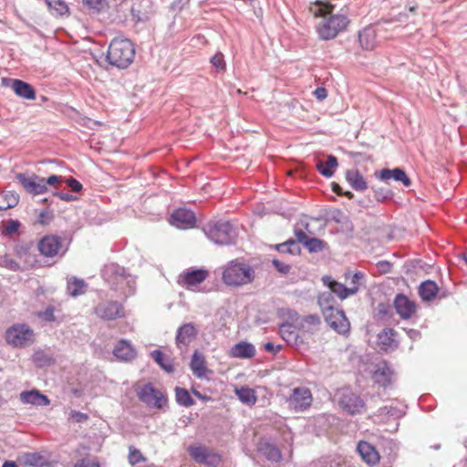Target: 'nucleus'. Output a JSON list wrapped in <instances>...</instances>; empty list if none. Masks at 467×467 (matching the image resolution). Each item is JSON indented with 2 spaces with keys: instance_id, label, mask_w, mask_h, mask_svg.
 <instances>
[{
  "instance_id": "nucleus-1",
  "label": "nucleus",
  "mask_w": 467,
  "mask_h": 467,
  "mask_svg": "<svg viewBox=\"0 0 467 467\" xmlns=\"http://www.w3.org/2000/svg\"><path fill=\"white\" fill-rule=\"evenodd\" d=\"M310 12L316 17H320L316 28L323 40L334 39L347 29L350 22L346 12L334 14V6L328 3L317 2L310 7Z\"/></svg>"
},
{
  "instance_id": "nucleus-2",
  "label": "nucleus",
  "mask_w": 467,
  "mask_h": 467,
  "mask_svg": "<svg viewBox=\"0 0 467 467\" xmlns=\"http://www.w3.org/2000/svg\"><path fill=\"white\" fill-rule=\"evenodd\" d=\"M254 277V268L239 259L232 260L223 267L222 280L227 286H243L251 284Z\"/></svg>"
},
{
  "instance_id": "nucleus-3",
  "label": "nucleus",
  "mask_w": 467,
  "mask_h": 467,
  "mask_svg": "<svg viewBox=\"0 0 467 467\" xmlns=\"http://www.w3.org/2000/svg\"><path fill=\"white\" fill-rule=\"evenodd\" d=\"M333 297L330 294H324L318 298V305L321 307L325 321L338 334L346 335L350 330V323L345 313L329 305Z\"/></svg>"
},
{
  "instance_id": "nucleus-4",
  "label": "nucleus",
  "mask_w": 467,
  "mask_h": 467,
  "mask_svg": "<svg viewBox=\"0 0 467 467\" xmlns=\"http://www.w3.org/2000/svg\"><path fill=\"white\" fill-rule=\"evenodd\" d=\"M134 55V47L130 40L115 38L109 45L107 59L110 65L125 68L133 61Z\"/></svg>"
},
{
  "instance_id": "nucleus-5",
  "label": "nucleus",
  "mask_w": 467,
  "mask_h": 467,
  "mask_svg": "<svg viewBox=\"0 0 467 467\" xmlns=\"http://www.w3.org/2000/svg\"><path fill=\"white\" fill-rule=\"evenodd\" d=\"M5 339L15 348H25L35 341V333L26 324H15L6 329Z\"/></svg>"
},
{
  "instance_id": "nucleus-6",
  "label": "nucleus",
  "mask_w": 467,
  "mask_h": 467,
  "mask_svg": "<svg viewBox=\"0 0 467 467\" xmlns=\"http://www.w3.org/2000/svg\"><path fill=\"white\" fill-rule=\"evenodd\" d=\"M210 273L204 268H188L177 277V284L190 291H199L200 285L209 277Z\"/></svg>"
},
{
  "instance_id": "nucleus-7",
  "label": "nucleus",
  "mask_w": 467,
  "mask_h": 467,
  "mask_svg": "<svg viewBox=\"0 0 467 467\" xmlns=\"http://www.w3.org/2000/svg\"><path fill=\"white\" fill-rule=\"evenodd\" d=\"M16 179L23 186L25 191L33 195L45 193L47 191L45 178L36 174L27 175L26 173H17Z\"/></svg>"
},
{
  "instance_id": "nucleus-8",
  "label": "nucleus",
  "mask_w": 467,
  "mask_h": 467,
  "mask_svg": "<svg viewBox=\"0 0 467 467\" xmlns=\"http://www.w3.org/2000/svg\"><path fill=\"white\" fill-rule=\"evenodd\" d=\"M138 397L147 405L158 409L163 408L167 403V399L164 394L160 389H155L150 383L140 388L138 391Z\"/></svg>"
},
{
  "instance_id": "nucleus-9",
  "label": "nucleus",
  "mask_w": 467,
  "mask_h": 467,
  "mask_svg": "<svg viewBox=\"0 0 467 467\" xmlns=\"http://www.w3.org/2000/svg\"><path fill=\"white\" fill-rule=\"evenodd\" d=\"M97 316L104 320H115L125 316L123 306L117 301H107L95 307Z\"/></svg>"
},
{
  "instance_id": "nucleus-10",
  "label": "nucleus",
  "mask_w": 467,
  "mask_h": 467,
  "mask_svg": "<svg viewBox=\"0 0 467 467\" xmlns=\"http://www.w3.org/2000/svg\"><path fill=\"white\" fill-rule=\"evenodd\" d=\"M190 456L199 463L216 466L221 462L219 454L208 450L203 446H190L188 448Z\"/></svg>"
},
{
  "instance_id": "nucleus-11",
  "label": "nucleus",
  "mask_w": 467,
  "mask_h": 467,
  "mask_svg": "<svg viewBox=\"0 0 467 467\" xmlns=\"http://www.w3.org/2000/svg\"><path fill=\"white\" fill-rule=\"evenodd\" d=\"M39 253L45 257H55L62 249V240L59 236L48 234L37 244Z\"/></svg>"
},
{
  "instance_id": "nucleus-12",
  "label": "nucleus",
  "mask_w": 467,
  "mask_h": 467,
  "mask_svg": "<svg viewBox=\"0 0 467 467\" xmlns=\"http://www.w3.org/2000/svg\"><path fill=\"white\" fill-rule=\"evenodd\" d=\"M290 407L296 411H302L310 407L312 403L311 391L306 388H295L288 400Z\"/></svg>"
},
{
  "instance_id": "nucleus-13",
  "label": "nucleus",
  "mask_w": 467,
  "mask_h": 467,
  "mask_svg": "<svg viewBox=\"0 0 467 467\" xmlns=\"http://www.w3.org/2000/svg\"><path fill=\"white\" fill-rule=\"evenodd\" d=\"M321 320L317 314L307 315L298 318L297 329L302 337L316 334L320 327Z\"/></svg>"
},
{
  "instance_id": "nucleus-14",
  "label": "nucleus",
  "mask_w": 467,
  "mask_h": 467,
  "mask_svg": "<svg viewBox=\"0 0 467 467\" xmlns=\"http://www.w3.org/2000/svg\"><path fill=\"white\" fill-rule=\"evenodd\" d=\"M340 407L349 414L359 413L364 408V401L353 392H344L339 400Z\"/></svg>"
},
{
  "instance_id": "nucleus-15",
  "label": "nucleus",
  "mask_w": 467,
  "mask_h": 467,
  "mask_svg": "<svg viewBox=\"0 0 467 467\" xmlns=\"http://www.w3.org/2000/svg\"><path fill=\"white\" fill-rule=\"evenodd\" d=\"M194 213L187 209H177L171 216V223L178 228H191L195 224Z\"/></svg>"
},
{
  "instance_id": "nucleus-16",
  "label": "nucleus",
  "mask_w": 467,
  "mask_h": 467,
  "mask_svg": "<svg viewBox=\"0 0 467 467\" xmlns=\"http://www.w3.org/2000/svg\"><path fill=\"white\" fill-rule=\"evenodd\" d=\"M394 306L402 319H409L416 313V304L404 295H398L394 300Z\"/></svg>"
},
{
  "instance_id": "nucleus-17",
  "label": "nucleus",
  "mask_w": 467,
  "mask_h": 467,
  "mask_svg": "<svg viewBox=\"0 0 467 467\" xmlns=\"http://www.w3.org/2000/svg\"><path fill=\"white\" fill-rule=\"evenodd\" d=\"M357 450L362 460L369 466H374L379 462L380 455L370 443L361 441L358 442Z\"/></svg>"
},
{
  "instance_id": "nucleus-18",
  "label": "nucleus",
  "mask_w": 467,
  "mask_h": 467,
  "mask_svg": "<svg viewBox=\"0 0 467 467\" xmlns=\"http://www.w3.org/2000/svg\"><path fill=\"white\" fill-rule=\"evenodd\" d=\"M229 355L236 358H251L255 355V348L251 343L241 341L231 348Z\"/></svg>"
},
{
  "instance_id": "nucleus-19",
  "label": "nucleus",
  "mask_w": 467,
  "mask_h": 467,
  "mask_svg": "<svg viewBox=\"0 0 467 467\" xmlns=\"http://www.w3.org/2000/svg\"><path fill=\"white\" fill-rule=\"evenodd\" d=\"M20 400L24 403L35 406H47L50 404V400L37 389L23 391L20 394Z\"/></svg>"
},
{
  "instance_id": "nucleus-20",
  "label": "nucleus",
  "mask_w": 467,
  "mask_h": 467,
  "mask_svg": "<svg viewBox=\"0 0 467 467\" xmlns=\"http://www.w3.org/2000/svg\"><path fill=\"white\" fill-rule=\"evenodd\" d=\"M190 368L193 375L199 379L206 378L207 373L210 372L206 367L204 356L197 351L192 357Z\"/></svg>"
},
{
  "instance_id": "nucleus-21",
  "label": "nucleus",
  "mask_w": 467,
  "mask_h": 467,
  "mask_svg": "<svg viewBox=\"0 0 467 467\" xmlns=\"http://www.w3.org/2000/svg\"><path fill=\"white\" fill-rule=\"evenodd\" d=\"M113 353L117 358L125 361L133 359L137 355V352L132 345L124 339H121L118 342Z\"/></svg>"
},
{
  "instance_id": "nucleus-22",
  "label": "nucleus",
  "mask_w": 467,
  "mask_h": 467,
  "mask_svg": "<svg viewBox=\"0 0 467 467\" xmlns=\"http://www.w3.org/2000/svg\"><path fill=\"white\" fill-rule=\"evenodd\" d=\"M358 38L362 48L366 50H372L377 47V32L372 26L365 27L360 31Z\"/></svg>"
},
{
  "instance_id": "nucleus-23",
  "label": "nucleus",
  "mask_w": 467,
  "mask_h": 467,
  "mask_svg": "<svg viewBox=\"0 0 467 467\" xmlns=\"http://www.w3.org/2000/svg\"><path fill=\"white\" fill-rule=\"evenodd\" d=\"M327 285L331 292L336 294L341 300L355 295L358 291L357 285L347 287L345 285L334 280H329Z\"/></svg>"
},
{
  "instance_id": "nucleus-24",
  "label": "nucleus",
  "mask_w": 467,
  "mask_h": 467,
  "mask_svg": "<svg viewBox=\"0 0 467 467\" xmlns=\"http://www.w3.org/2000/svg\"><path fill=\"white\" fill-rule=\"evenodd\" d=\"M196 328L191 324H184L182 326L177 332L176 340L178 344L189 345L196 336Z\"/></svg>"
},
{
  "instance_id": "nucleus-25",
  "label": "nucleus",
  "mask_w": 467,
  "mask_h": 467,
  "mask_svg": "<svg viewBox=\"0 0 467 467\" xmlns=\"http://www.w3.org/2000/svg\"><path fill=\"white\" fill-rule=\"evenodd\" d=\"M232 226L229 223H223L216 226L213 232V239L220 244H229L231 242Z\"/></svg>"
},
{
  "instance_id": "nucleus-26",
  "label": "nucleus",
  "mask_w": 467,
  "mask_h": 467,
  "mask_svg": "<svg viewBox=\"0 0 467 467\" xmlns=\"http://www.w3.org/2000/svg\"><path fill=\"white\" fill-rule=\"evenodd\" d=\"M49 13L55 17L69 15V7L64 0H45Z\"/></svg>"
},
{
  "instance_id": "nucleus-27",
  "label": "nucleus",
  "mask_w": 467,
  "mask_h": 467,
  "mask_svg": "<svg viewBox=\"0 0 467 467\" xmlns=\"http://www.w3.org/2000/svg\"><path fill=\"white\" fill-rule=\"evenodd\" d=\"M346 179L352 188L357 191H364L368 188L363 175L356 169L348 170L346 171Z\"/></svg>"
},
{
  "instance_id": "nucleus-28",
  "label": "nucleus",
  "mask_w": 467,
  "mask_h": 467,
  "mask_svg": "<svg viewBox=\"0 0 467 467\" xmlns=\"http://www.w3.org/2000/svg\"><path fill=\"white\" fill-rule=\"evenodd\" d=\"M380 178L382 180L394 179L395 181L401 182L405 186L410 185V180L405 173V171L400 168L393 170L384 169L380 171Z\"/></svg>"
},
{
  "instance_id": "nucleus-29",
  "label": "nucleus",
  "mask_w": 467,
  "mask_h": 467,
  "mask_svg": "<svg viewBox=\"0 0 467 467\" xmlns=\"http://www.w3.org/2000/svg\"><path fill=\"white\" fill-rule=\"evenodd\" d=\"M337 166V160L335 156L329 155L326 161L318 160L317 161V170L325 177L329 178L334 174Z\"/></svg>"
},
{
  "instance_id": "nucleus-30",
  "label": "nucleus",
  "mask_w": 467,
  "mask_h": 467,
  "mask_svg": "<svg viewBox=\"0 0 467 467\" xmlns=\"http://www.w3.org/2000/svg\"><path fill=\"white\" fill-rule=\"evenodd\" d=\"M439 292V287L434 281L427 280L419 287V294L422 300L431 301L434 299Z\"/></svg>"
},
{
  "instance_id": "nucleus-31",
  "label": "nucleus",
  "mask_w": 467,
  "mask_h": 467,
  "mask_svg": "<svg viewBox=\"0 0 467 467\" xmlns=\"http://www.w3.org/2000/svg\"><path fill=\"white\" fill-rule=\"evenodd\" d=\"M234 393L238 399L245 405L254 406L257 401L255 391L248 387H240L234 389Z\"/></svg>"
},
{
  "instance_id": "nucleus-32",
  "label": "nucleus",
  "mask_w": 467,
  "mask_h": 467,
  "mask_svg": "<svg viewBox=\"0 0 467 467\" xmlns=\"http://www.w3.org/2000/svg\"><path fill=\"white\" fill-rule=\"evenodd\" d=\"M87 284L83 279L71 277L67 280V290L71 296H78L85 294Z\"/></svg>"
},
{
  "instance_id": "nucleus-33",
  "label": "nucleus",
  "mask_w": 467,
  "mask_h": 467,
  "mask_svg": "<svg viewBox=\"0 0 467 467\" xmlns=\"http://www.w3.org/2000/svg\"><path fill=\"white\" fill-rule=\"evenodd\" d=\"M19 202V195L14 192H0V211L14 208Z\"/></svg>"
},
{
  "instance_id": "nucleus-34",
  "label": "nucleus",
  "mask_w": 467,
  "mask_h": 467,
  "mask_svg": "<svg viewBox=\"0 0 467 467\" xmlns=\"http://www.w3.org/2000/svg\"><path fill=\"white\" fill-rule=\"evenodd\" d=\"M397 332L393 328H387L382 330L378 335L379 344L382 346L384 349L396 346L395 337Z\"/></svg>"
},
{
  "instance_id": "nucleus-35",
  "label": "nucleus",
  "mask_w": 467,
  "mask_h": 467,
  "mask_svg": "<svg viewBox=\"0 0 467 467\" xmlns=\"http://www.w3.org/2000/svg\"><path fill=\"white\" fill-rule=\"evenodd\" d=\"M175 397L177 402L184 407H191L194 404V400L191 397L189 391L182 388H175Z\"/></svg>"
},
{
  "instance_id": "nucleus-36",
  "label": "nucleus",
  "mask_w": 467,
  "mask_h": 467,
  "mask_svg": "<svg viewBox=\"0 0 467 467\" xmlns=\"http://www.w3.org/2000/svg\"><path fill=\"white\" fill-rule=\"evenodd\" d=\"M261 452L269 460L272 462H279L281 460V453L279 450L269 443H265L260 447Z\"/></svg>"
},
{
  "instance_id": "nucleus-37",
  "label": "nucleus",
  "mask_w": 467,
  "mask_h": 467,
  "mask_svg": "<svg viewBox=\"0 0 467 467\" xmlns=\"http://www.w3.org/2000/svg\"><path fill=\"white\" fill-rule=\"evenodd\" d=\"M45 462L43 455L38 452L27 453L24 458L25 464L32 467H40Z\"/></svg>"
},
{
  "instance_id": "nucleus-38",
  "label": "nucleus",
  "mask_w": 467,
  "mask_h": 467,
  "mask_svg": "<svg viewBox=\"0 0 467 467\" xmlns=\"http://www.w3.org/2000/svg\"><path fill=\"white\" fill-rule=\"evenodd\" d=\"M304 246L310 253H317L324 250L327 246V244L324 241L317 238H308Z\"/></svg>"
},
{
  "instance_id": "nucleus-39",
  "label": "nucleus",
  "mask_w": 467,
  "mask_h": 467,
  "mask_svg": "<svg viewBox=\"0 0 467 467\" xmlns=\"http://www.w3.org/2000/svg\"><path fill=\"white\" fill-rule=\"evenodd\" d=\"M2 86L4 88H32L28 83L24 82L19 79H13L7 78H2L1 79Z\"/></svg>"
},
{
  "instance_id": "nucleus-40",
  "label": "nucleus",
  "mask_w": 467,
  "mask_h": 467,
  "mask_svg": "<svg viewBox=\"0 0 467 467\" xmlns=\"http://www.w3.org/2000/svg\"><path fill=\"white\" fill-rule=\"evenodd\" d=\"M151 357L165 371L169 373L173 371V366L164 362V355L161 350H154Z\"/></svg>"
},
{
  "instance_id": "nucleus-41",
  "label": "nucleus",
  "mask_w": 467,
  "mask_h": 467,
  "mask_svg": "<svg viewBox=\"0 0 467 467\" xmlns=\"http://www.w3.org/2000/svg\"><path fill=\"white\" fill-rule=\"evenodd\" d=\"M281 337L285 341H292L295 338L293 326L289 323H283L279 327Z\"/></svg>"
},
{
  "instance_id": "nucleus-42",
  "label": "nucleus",
  "mask_w": 467,
  "mask_h": 467,
  "mask_svg": "<svg viewBox=\"0 0 467 467\" xmlns=\"http://www.w3.org/2000/svg\"><path fill=\"white\" fill-rule=\"evenodd\" d=\"M211 64L217 71H224L226 67V64L224 61V57L223 53L217 52L213 57L211 58Z\"/></svg>"
},
{
  "instance_id": "nucleus-43",
  "label": "nucleus",
  "mask_w": 467,
  "mask_h": 467,
  "mask_svg": "<svg viewBox=\"0 0 467 467\" xmlns=\"http://www.w3.org/2000/svg\"><path fill=\"white\" fill-rule=\"evenodd\" d=\"M145 460V457L139 450L133 447H130L129 462L131 465H135L139 462H144Z\"/></svg>"
},
{
  "instance_id": "nucleus-44",
  "label": "nucleus",
  "mask_w": 467,
  "mask_h": 467,
  "mask_svg": "<svg viewBox=\"0 0 467 467\" xmlns=\"http://www.w3.org/2000/svg\"><path fill=\"white\" fill-rule=\"evenodd\" d=\"M390 375L391 371L389 368L384 366L383 368H380L374 372L373 378L378 383H381V380L379 379L380 377H382L385 381L389 382Z\"/></svg>"
},
{
  "instance_id": "nucleus-45",
  "label": "nucleus",
  "mask_w": 467,
  "mask_h": 467,
  "mask_svg": "<svg viewBox=\"0 0 467 467\" xmlns=\"http://www.w3.org/2000/svg\"><path fill=\"white\" fill-rule=\"evenodd\" d=\"M55 308L52 306H47L45 311L38 313V317L46 321H55Z\"/></svg>"
},
{
  "instance_id": "nucleus-46",
  "label": "nucleus",
  "mask_w": 467,
  "mask_h": 467,
  "mask_svg": "<svg viewBox=\"0 0 467 467\" xmlns=\"http://www.w3.org/2000/svg\"><path fill=\"white\" fill-rule=\"evenodd\" d=\"M70 418L75 422H83V421H86L88 419V416L86 413H83V412H80V411L72 410L70 412Z\"/></svg>"
},
{
  "instance_id": "nucleus-47",
  "label": "nucleus",
  "mask_w": 467,
  "mask_h": 467,
  "mask_svg": "<svg viewBox=\"0 0 467 467\" xmlns=\"http://www.w3.org/2000/svg\"><path fill=\"white\" fill-rule=\"evenodd\" d=\"M19 226H20L19 222L14 221V220H10L5 224V232L8 234H15V233L17 232Z\"/></svg>"
},
{
  "instance_id": "nucleus-48",
  "label": "nucleus",
  "mask_w": 467,
  "mask_h": 467,
  "mask_svg": "<svg viewBox=\"0 0 467 467\" xmlns=\"http://www.w3.org/2000/svg\"><path fill=\"white\" fill-rule=\"evenodd\" d=\"M15 91L19 97H22L24 99H35V89H15Z\"/></svg>"
},
{
  "instance_id": "nucleus-49",
  "label": "nucleus",
  "mask_w": 467,
  "mask_h": 467,
  "mask_svg": "<svg viewBox=\"0 0 467 467\" xmlns=\"http://www.w3.org/2000/svg\"><path fill=\"white\" fill-rule=\"evenodd\" d=\"M351 278L350 286L357 285L358 287L360 281L363 279L364 275L360 272L355 273L354 275H347L346 278Z\"/></svg>"
},
{
  "instance_id": "nucleus-50",
  "label": "nucleus",
  "mask_w": 467,
  "mask_h": 467,
  "mask_svg": "<svg viewBox=\"0 0 467 467\" xmlns=\"http://www.w3.org/2000/svg\"><path fill=\"white\" fill-rule=\"evenodd\" d=\"M68 187L75 192H78L82 190V184L76 179L70 178L67 181Z\"/></svg>"
},
{
  "instance_id": "nucleus-51",
  "label": "nucleus",
  "mask_w": 467,
  "mask_h": 467,
  "mask_svg": "<svg viewBox=\"0 0 467 467\" xmlns=\"http://www.w3.org/2000/svg\"><path fill=\"white\" fill-rule=\"evenodd\" d=\"M272 263L280 273L286 274L290 270V266L288 265L284 264L276 259H274Z\"/></svg>"
},
{
  "instance_id": "nucleus-52",
  "label": "nucleus",
  "mask_w": 467,
  "mask_h": 467,
  "mask_svg": "<svg viewBox=\"0 0 467 467\" xmlns=\"http://www.w3.org/2000/svg\"><path fill=\"white\" fill-rule=\"evenodd\" d=\"M75 467H100L99 464L96 462L88 460V459H82L80 460Z\"/></svg>"
},
{
  "instance_id": "nucleus-53",
  "label": "nucleus",
  "mask_w": 467,
  "mask_h": 467,
  "mask_svg": "<svg viewBox=\"0 0 467 467\" xmlns=\"http://www.w3.org/2000/svg\"><path fill=\"white\" fill-rule=\"evenodd\" d=\"M264 348L267 352H270V353H273V354H276L277 352L280 351L281 346L280 345H275L272 342H267V343L265 344Z\"/></svg>"
},
{
  "instance_id": "nucleus-54",
  "label": "nucleus",
  "mask_w": 467,
  "mask_h": 467,
  "mask_svg": "<svg viewBox=\"0 0 467 467\" xmlns=\"http://www.w3.org/2000/svg\"><path fill=\"white\" fill-rule=\"evenodd\" d=\"M296 241L303 245L306 244V242L308 240V236L302 230H296L295 232Z\"/></svg>"
},
{
  "instance_id": "nucleus-55",
  "label": "nucleus",
  "mask_w": 467,
  "mask_h": 467,
  "mask_svg": "<svg viewBox=\"0 0 467 467\" xmlns=\"http://www.w3.org/2000/svg\"><path fill=\"white\" fill-rule=\"evenodd\" d=\"M62 182L61 176L57 175H51L47 179H45V182H47V185H57L59 184Z\"/></svg>"
},
{
  "instance_id": "nucleus-56",
  "label": "nucleus",
  "mask_w": 467,
  "mask_h": 467,
  "mask_svg": "<svg viewBox=\"0 0 467 467\" xmlns=\"http://www.w3.org/2000/svg\"><path fill=\"white\" fill-rule=\"evenodd\" d=\"M102 0H83V3L92 9H99Z\"/></svg>"
},
{
  "instance_id": "nucleus-57",
  "label": "nucleus",
  "mask_w": 467,
  "mask_h": 467,
  "mask_svg": "<svg viewBox=\"0 0 467 467\" xmlns=\"http://www.w3.org/2000/svg\"><path fill=\"white\" fill-rule=\"evenodd\" d=\"M327 89H315L313 94L316 96V98L318 100H322V99H326L327 96Z\"/></svg>"
},
{
  "instance_id": "nucleus-58",
  "label": "nucleus",
  "mask_w": 467,
  "mask_h": 467,
  "mask_svg": "<svg viewBox=\"0 0 467 467\" xmlns=\"http://www.w3.org/2000/svg\"><path fill=\"white\" fill-rule=\"evenodd\" d=\"M296 244V241L294 240H289L285 243H283V244H280L276 246L277 250L278 251H281V252H284V251H286V247L288 245H295Z\"/></svg>"
},
{
  "instance_id": "nucleus-59",
  "label": "nucleus",
  "mask_w": 467,
  "mask_h": 467,
  "mask_svg": "<svg viewBox=\"0 0 467 467\" xmlns=\"http://www.w3.org/2000/svg\"><path fill=\"white\" fill-rule=\"evenodd\" d=\"M192 393L195 397L202 400H210L211 398L210 397H207V396H204V395H202L199 391L195 390V389H192Z\"/></svg>"
},
{
  "instance_id": "nucleus-60",
  "label": "nucleus",
  "mask_w": 467,
  "mask_h": 467,
  "mask_svg": "<svg viewBox=\"0 0 467 467\" xmlns=\"http://www.w3.org/2000/svg\"><path fill=\"white\" fill-rule=\"evenodd\" d=\"M332 190L337 195L343 194L342 189H341V187L337 183H333Z\"/></svg>"
},
{
  "instance_id": "nucleus-61",
  "label": "nucleus",
  "mask_w": 467,
  "mask_h": 467,
  "mask_svg": "<svg viewBox=\"0 0 467 467\" xmlns=\"http://www.w3.org/2000/svg\"><path fill=\"white\" fill-rule=\"evenodd\" d=\"M59 197H60L61 200H64V201H67V202L75 200V198L71 194H68V193H60Z\"/></svg>"
},
{
  "instance_id": "nucleus-62",
  "label": "nucleus",
  "mask_w": 467,
  "mask_h": 467,
  "mask_svg": "<svg viewBox=\"0 0 467 467\" xmlns=\"http://www.w3.org/2000/svg\"><path fill=\"white\" fill-rule=\"evenodd\" d=\"M2 467H17L15 462H5Z\"/></svg>"
},
{
  "instance_id": "nucleus-63",
  "label": "nucleus",
  "mask_w": 467,
  "mask_h": 467,
  "mask_svg": "<svg viewBox=\"0 0 467 467\" xmlns=\"http://www.w3.org/2000/svg\"><path fill=\"white\" fill-rule=\"evenodd\" d=\"M461 257L465 261V263L467 264V250L462 253V254L461 255Z\"/></svg>"
},
{
  "instance_id": "nucleus-64",
  "label": "nucleus",
  "mask_w": 467,
  "mask_h": 467,
  "mask_svg": "<svg viewBox=\"0 0 467 467\" xmlns=\"http://www.w3.org/2000/svg\"><path fill=\"white\" fill-rule=\"evenodd\" d=\"M40 467H53V466L50 462H45L43 464H41Z\"/></svg>"
}]
</instances>
